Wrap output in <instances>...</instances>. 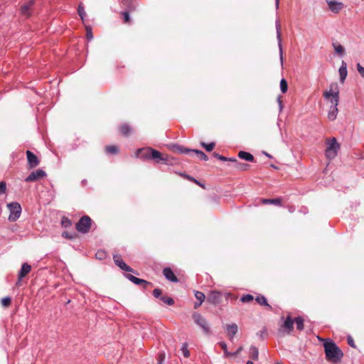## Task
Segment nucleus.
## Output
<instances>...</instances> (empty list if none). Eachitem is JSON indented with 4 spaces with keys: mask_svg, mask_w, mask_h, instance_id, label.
I'll return each instance as SVG.
<instances>
[{
    "mask_svg": "<svg viewBox=\"0 0 364 364\" xmlns=\"http://www.w3.org/2000/svg\"><path fill=\"white\" fill-rule=\"evenodd\" d=\"M122 15L124 16V22H128L129 20V16L128 11H124L122 13Z\"/></svg>",
    "mask_w": 364,
    "mask_h": 364,
    "instance_id": "nucleus-51",
    "label": "nucleus"
},
{
    "mask_svg": "<svg viewBox=\"0 0 364 364\" xmlns=\"http://www.w3.org/2000/svg\"><path fill=\"white\" fill-rule=\"evenodd\" d=\"M92 220L87 216L82 217L80 220L76 223V229L78 232L82 233H87L91 228Z\"/></svg>",
    "mask_w": 364,
    "mask_h": 364,
    "instance_id": "nucleus-6",
    "label": "nucleus"
},
{
    "mask_svg": "<svg viewBox=\"0 0 364 364\" xmlns=\"http://www.w3.org/2000/svg\"><path fill=\"white\" fill-rule=\"evenodd\" d=\"M194 181H195V182H196V183H198V185L201 186V185H200V183H199L197 181V180H194Z\"/></svg>",
    "mask_w": 364,
    "mask_h": 364,
    "instance_id": "nucleus-63",
    "label": "nucleus"
},
{
    "mask_svg": "<svg viewBox=\"0 0 364 364\" xmlns=\"http://www.w3.org/2000/svg\"><path fill=\"white\" fill-rule=\"evenodd\" d=\"M194 294L198 301H200V303H203L204 301L205 296L203 292L199 291H195Z\"/></svg>",
    "mask_w": 364,
    "mask_h": 364,
    "instance_id": "nucleus-31",
    "label": "nucleus"
},
{
    "mask_svg": "<svg viewBox=\"0 0 364 364\" xmlns=\"http://www.w3.org/2000/svg\"><path fill=\"white\" fill-rule=\"evenodd\" d=\"M348 345H349V346H350L351 347H353V348H355V344H354L353 339L350 336H349V337L348 338Z\"/></svg>",
    "mask_w": 364,
    "mask_h": 364,
    "instance_id": "nucleus-52",
    "label": "nucleus"
},
{
    "mask_svg": "<svg viewBox=\"0 0 364 364\" xmlns=\"http://www.w3.org/2000/svg\"><path fill=\"white\" fill-rule=\"evenodd\" d=\"M295 323H296V328L299 330V331H302L304 329V319L300 317V316H298L295 318L294 320Z\"/></svg>",
    "mask_w": 364,
    "mask_h": 364,
    "instance_id": "nucleus-28",
    "label": "nucleus"
},
{
    "mask_svg": "<svg viewBox=\"0 0 364 364\" xmlns=\"http://www.w3.org/2000/svg\"><path fill=\"white\" fill-rule=\"evenodd\" d=\"M192 151H193L192 152L195 153L199 157L200 159L203 160V161L208 160V156L202 151H200L198 149H193Z\"/></svg>",
    "mask_w": 364,
    "mask_h": 364,
    "instance_id": "nucleus-27",
    "label": "nucleus"
},
{
    "mask_svg": "<svg viewBox=\"0 0 364 364\" xmlns=\"http://www.w3.org/2000/svg\"><path fill=\"white\" fill-rule=\"evenodd\" d=\"M225 328L230 340H232L238 331L237 325L236 323L227 324Z\"/></svg>",
    "mask_w": 364,
    "mask_h": 364,
    "instance_id": "nucleus-16",
    "label": "nucleus"
},
{
    "mask_svg": "<svg viewBox=\"0 0 364 364\" xmlns=\"http://www.w3.org/2000/svg\"><path fill=\"white\" fill-rule=\"evenodd\" d=\"M131 2H132V0H122V1L123 5L127 6H129V4H131Z\"/></svg>",
    "mask_w": 364,
    "mask_h": 364,
    "instance_id": "nucleus-55",
    "label": "nucleus"
},
{
    "mask_svg": "<svg viewBox=\"0 0 364 364\" xmlns=\"http://www.w3.org/2000/svg\"><path fill=\"white\" fill-rule=\"evenodd\" d=\"M221 299L222 294L218 291H211L208 296V301L214 305L219 304Z\"/></svg>",
    "mask_w": 364,
    "mask_h": 364,
    "instance_id": "nucleus-12",
    "label": "nucleus"
},
{
    "mask_svg": "<svg viewBox=\"0 0 364 364\" xmlns=\"http://www.w3.org/2000/svg\"><path fill=\"white\" fill-rule=\"evenodd\" d=\"M86 36L88 41H91L93 38L92 29L90 26H86Z\"/></svg>",
    "mask_w": 364,
    "mask_h": 364,
    "instance_id": "nucleus-42",
    "label": "nucleus"
},
{
    "mask_svg": "<svg viewBox=\"0 0 364 364\" xmlns=\"http://www.w3.org/2000/svg\"><path fill=\"white\" fill-rule=\"evenodd\" d=\"M125 277L127 279H128L129 281H131L132 282H134V280L136 279V277L133 276L132 274H125Z\"/></svg>",
    "mask_w": 364,
    "mask_h": 364,
    "instance_id": "nucleus-49",
    "label": "nucleus"
},
{
    "mask_svg": "<svg viewBox=\"0 0 364 364\" xmlns=\"http://www.w3.org/2000/svg\"><path fill=\"white\" fill-rule=\"evenodd\" d=\"M133 283L136 285H140L142 284L147 285L149 284V282L147 281L144 280L142 279L137 278V277L136 278V279L134 280V282Z\"/></svg>",
    "mask_w": 364,
    "mask_h": 364,
    "instance_id": "nucleus-43",
    "label": "nucleus"
},
{
    "mask_svg": "<svg viewBox=\"0 0 364 364\" xmlns=\"http://www.w3.org/2000/svg\"><path fill=\"white\" fill-rule=\"evenodd\" d=\"M201 146L206 149L207 151H211L215 147V143L211 142L210 144H205V142H202Z\"/></svg>",
    "mask_w": 364,
    "mask_h": 364,
    "instance_id": "nucleus-39",
    "label": "nucleus"
},
{
    "mask_svg": "<svg viewBox=\"0 0 364 364\" xmlns=\"http://www.w3.org/2000/svg\"><path fill=\"white\" fill-rule=\"evenodd\" d=\"M264 154H265L267 156H268L269 158H271V156H270L269 154H267V153L264 152Z\"/></svg>",
    "mask_w": 364,
    "mask_h": 364,
    "instance_id": "nucleus-62",
    "label": "nucleus"
},
{
    "mask_svg": "<svg viewBox=\"0 0 364 364\" xmlns=\"http://www.w3.org/2000/svg\"><path fill=\"white\" fill-rule=\"evenodd\" d=\"M327 146L325 151V156L327 159H333L338 154L340 149V144L335 137L326 140Z\"/></svg>",
    "mask_w": 364,
    "mask_h": 364,
    "instance_id": "nucleus-2",
    "label": "nucleus"
},
{
    "mask_svg": "<svg viewBox=\"0 0 364 364\" xmlns=\"http://www.w3.org/2000/svg\"><path fill=\"white\" fill-rule=\"evenodd\" d=\"M234 159H233V158H227L223 156H221V157H219V160L223 161H232L233 162Z\"/></svg>",
    "mask_w": 364,
    "mask_h": 364,
    "instance_id": "nucleus-50",
    "label": "nucleus"
},
{
    "mask_svg": "<svg viewBox=\"0 0 364 364\" xmlns=\"http://www.w3.org/2000/svg\"><path fill=\"white\" fill-rule=\"evenodd\" d=\"M238 156L240 159H244L247 161H254V156L251 154L246 152V151H240L238 154Z\"/></svg>",
    "mask_w": 364,
    "mask_h": 364,
    "instance_id": "nucleus-23",
    "label": "nucleus"
},
{
    "mask_svg": "<svg viewBox=\"0 0 364 364\" xmlns=\"http://www.w3.org/2000/svg\"><path fill=\"white\" fill-rule=\"evenodd\" d=\"M276 364H282V363H277Z\"/></svg>",
    "mask_w": 364,
    "mask_h": 364,
    "instance_id": "nucleus-64",
    "label": "nucleus"
},
{
    "mask_svg": "<svg viewBox=\"0 0 364 364\" xmlns=\"http://www.w3.org/2000/svg\"><path fill=\"white\" fill-rule=\"evenodd\" d=\"M96 256L97 258L102 259L104 258L105 257V252L103 251H99L97 252V253L96 254Z\"/></svg>",
    "mask_w": 364,
    "mask_h": 364,
    "instance_id": "nucleus-53",
    "label": "nucleus"
},
{
    "mask_svg": "<svg viewBox=\"0 0 364 364\" xmlns=\"http://www.w3.org/2000/svg\"><path fill=\"white\" fill-rule=\"evenodd\" d=\"M35 4V0H28L21 6L20 13L22 16L29 17L31 15V10Z\"/></svg>",
    "mask_w": 364,
    "mask_h": 364,
    "instance_id": "nucleus-11",
    "label": "nucleus"
},
{
    "mask_svg": "<svg viewBox=\"0 0 364 364\" xmlns=\"http://www.w3.org/2000/svg\"><path fill=\"white\" fill-rule=\"evenodd\" d=\"M203 304V303H200V301H198V302L195 303V304H194V308H195V309H198L200 306H201V304Z\"/></svg>",
    "mask_w": 364,
    "mask_h": 364,
    "instance_id": "nucleus-57",
    "label": "nucleus"
},
{
    "mask_svg": "<svg viewBox=\"0 0 364 364\" xmlns=\"http://www.w3.org/2000/svg\"><path fill=\"white\" fill-rule=\"evenodd\" d=\"M6 191V185L4 181L0 182V194H4Z\"/></svg>",
    "mask_w": 364,
    "mask_h": 364,
    "instance_id": "nucleus-45",
    "label": "nucleus"
},
{
    "mask_svg": "<svg viewBox=\"0 0 364 364\" xmlns=\"http://www.w3.org/2000/svg\"><path fill=\"white\" fill-rule=\"evenodd\" d=\"M340 75V80L341 82H343L347 77V65L344 61H342L341 65L338 70Z\"/></svg>",
    "mask_w": 364,
    "mask_h": 364,
    "instance_id": "nucleus-19",
    "label": "nucleus"
},
{
    "mask_svg": "<svg viewBox=\"0 0 364 364\" xmlns=\"http://www.w3.org/2000/svg\"><path fill=\"white\" fill-rule=\"evenodd\" d=\"M181 350L182 351V353L184 355V357L188 358L190 355V353L188 349V344L186 343H183Z\"/></svg>",
    "mask_w": 364,
    "mask_h": 364,
    "instance_id": "nucleus-36",
    "label": "nucleus"
},
{
    "mask_svg": "<svg viewBox=\"0 0 364 364\" xmlns=\"http://www.w3.org/2000/svg\"><path fill=\"white\" fill-rule=\"evenodd\" d=\"M277 103L279 105V112H281L283 109V105L282 101V96H278L277 99Z\"/></svg>",
    "mask_w": 364,
    "mask_h": 364,
    "instance_id": "nucleus-47",
    "label": "nucleus"
},
{
    "mask_svg": "<svg viewBox=\"0 0 364 364\" xmlns=\"http://www.w3.org/2000/svg\"><path fill=\"white\" fill-rule=\"evenodd\" d=\"M61 223L63 226H64L65 228H68L71 225V221L66 218H63Z\"/></svg>",
    "mask_w": 364,
    "mask_h": 364,
    "instance_id": "nucleus-44",
    "label": "nucleus"
},
{
    "mask_svg": "<svg viewBox=\"0 0 364 364\" xmlns=\"http://www.w3.org/2000/svg\"><path fill=\"white\" fill-rule=\"evenodd\" d=\"M46 176V172L42 169H38L31 172L25 179L26 182L38 181Z\"/></svg>",
    "mask_w": 364,
    "mask_h": 364,
    "instance_id": "nucleus-8",
    "label": "nucleus"
},
{
    "mask_svg": "<svg viewBox=\"0 0 364 364\" xmlns=\"http://www.w3.org/2000/svg\"><path fill=\"white\" fill-rule=\"evenodd\" d=\"M262 203L264 204H274L277 205H281V199L275 198V199H262Z\"/></svg>",
    "mask_w": 364,
    "mask_h": 364,
    "instance_id": "nucleus-26",
    "label": "nucleus"
},
{
    "mask_svg": "<svg viewBox=\"0 0 364 364\" xmlns=\"http://www.w3.org/2000/svg\"><path fill=\"white\" fill-rule=\"evenodd\" d=\"M160 298L163 302H164L165 304H166L168 305L171 306L174 304V300L169 296H161Z\"/></svg>",
    "mask_w": 364,
    "mask_h": 364,
    "instance_id": "nucleus-34",
    "label": "nucleus"
},
{
    "mask_svg": "<svg viewBox=\"0 0 364 364\" xmlns=\"http://www.w3.org/2000/svg\"><path fill=\"white\" fill-rule=\"evenodd\" d=\"M357 69L360 75L364 77V68L362 67L359 63L357 65Z\"/></svg>",
    "mask_w": 364,
    "mask_h": 364,
    "instance_id": "nucleus-48",
    "label": "nucleus"
},
{
    "mask_svg": "<svg viewBox=\"0 0 364 364\" xmlns=\"http://www.w3.org/2000/svg\"><path fill=\"white\" fill-rule=\"evenodd\" d=\"M77 12H78V14L80 16L81 19L83 21L86 16V13H85V11L84 7L82 6V4H79Z\"/></svg>",
    "mask_w": 364,
    "mask_h": 364,
    "instance_id": "nucleus-37",
    "label": "nucleus"
},
{
    "mask_svg": "<svg viewBox=\"0 0 364 364\" xmlns=\"http://www.w3.org/2000/svg\"><path fill=\"white\" fill-rule=\"evenodd\" d=\"M222 155H220L218 153H213V156L215 157L216 159H219V157H221Z\"/></svg>",
    "mask_w": 364,
    "mask_h": 364,
    "instance_id": "nucleus-60",
    "label": "nucleus"
},
{
    "mask_svg": "<svg viewBox=\"0 0 364 364\" xmlns=\"http://www.w3.org/2000/svg\"><path fill=\"white\" fill-rule=\"evenodd\" d=\"M153 295H154V297H156V298H159V297H160V296H161V289H154V291H153Z\"/></svg>",
    "mask_w": 364,
    "mask_h": 364,
    "instance_id": "nucleus-46",
    "label": "nucleus"
},
{
    "mask_svg": "<svg viewBox=\"0 0 364 364\" xmlns=\"http://www.w3.org/2000/svg\"><path fill=\"white\" fill-rule=\"evenodd\" d=\"M326 1L328 6L329 10L334 14L339 13L344 6L343 4L340 1L333 0H326Z\"/></svg>",
    "mask_w": 364,
    "mask_h": 364,
    "instance_id": "nucleus-9",
    "label": "nucleus"
},
{
    "mask_svg": "<svg viewBox=\"0 0 364 364\" xmlns=\"http://www.w3.org/2000/svg\"><path fill=\"white\" fill-rule=\"evenodd\" d=\"M246 364H254L253 362L250 361V360H248Z\"/></svg>",
    "mask_w": 364,
    "mask_h": 364,
    "instance_id": "nucleus-61",
    "label": "nucleus"
},
{
    "mask_svg": "<svg viewBox=\"0 0 364 364\" xmlns=\"http://www.w3.org/2000/svg\"><path fill=\"white\" fill-rule=\"evenodd\" d=\"M294 328V321L292 320L291 317L290 316H288L283 325L280 327L279 331L281 333H287L288 334L290 333Z\"/></svg>",
    "mask_w": 364,
    "mask_h": 364,
    "instance_id": "nucleus-7",
    "label": "nucleus"
},
{
    "mask_svg": "<svg viewBox=\"0 0 364 364\" xmlns=\"http://www.w3.org/2000/svg\"><path fill=\"white\" fill-rule=\"evenodd\" d=\"M333 46H334V48H335V51L337 54H338L339 55L342 56L344 54V48L343 46L338 44V45H335L333 44Z\"/></svg>",
    "mask_w": 364,
    "mask_h": 364,
    "instance_id": "nucleus-33",
    "label": "nucleus"
},
{
    "mask_svg": "<svg viewBox=\"0 0 364 364\" xmlns=\"http://www.w3.org/2000/svg\"><path fill=\"white\" fill-rule=\"evenodd\" d=\"M250 357L254 360H257L258 359V357H259V350H258V348L254 346H252L250 348Z\"/></svg>",
    "mask_w": 364,
    "mask_h": 364,
    "instance_id": "nucleus-25",
    "label": "nucleus"
},
{
    "mask_svg": "<svg viewBox=\"0 0 364 364\" xmlns=\"http://www.w3.org/2000/svg\"><path fill=\"white\" fill-rule=\"evenodd\" d=\"M279 0H275V7H276L277 10L279 9Z\"/></svg>",
    "mask_w": 364,
    "mask_h": 364,
    "instance_id": "nucleus-59",
    "label": "nucleus"
},
{
    "mask_svg": "<svg viewBox=\"0 0 364 364\" xmlns=\"http://www.w3.org/2000/svg\"><path fill=\"white\" fill-rule=\"evenodd\" d=\"M323 97L330 100L331 105L338 106L339 101V90L337 83L330 85L329 90L323 92Z\"/></svg>",
    "mask_w": 364,
    "mask_h": 364,
    "instance_id": "nucleus-3",
    "label": "nucleus"
},
{
    "mask_svg": "<svg viewBox=\"0 0 364 364\" xmlns=\"http://www.w3.org/2000/svg\"><path fill=\"white\" fill-rule=\"evenodd\" d=\"M326 360L331 363H338L343 357V353L339 347L331 339H321Z\"/></svg>",
    "mask_w": 364,
    "mask_h": 364,
    "instance_id": "nucleus-1",
    "label": "nucleus"
},
{
    "mask_svg": "<svg viewBox=\"0 0 364 364\" xmlns=\"http://www.w3.org/2000/svg\"><path fill=\"white\" fill-rule=\"evenodd\" d=\"M280 89L282 93H285L288 89V85L284 79H282L280 81Z\"/></svg>",
    "mask_w": 364,
    "mask_h": 364,
    "instance_id": "nucleus-38",
    "label": "nucleus"
},
{
    "mask_svg": "<svg viewBox=\"0 0 364 364\" xmlns=\"http://www.w3.org/2000/svg\"><path fill=\"white\" fill-rule=\"evenodd\" d=\"M242 350V347H240V348L237 350V351H236L235 353H232V355H237V354H238V353H239Z\"/></svg>",
    "mask_w": 364,
    "mask_h": 364,
    "instance_id": "nucleus-56",
    "label": "nucleus"
},
{
    "mask_svg": "<svg viewBox=\"0 0 364 364\" xmlns=\"http://www.w3.org/2000/svg\"><path fill=\"white\" fill-rule=\"evenodd\" d=\"M31 269V267L27 263H24L22 264L21 270L18 273V280L20 281L22 278H23L27 274L30 272Z\"/></svg>",
    "mask_w": 364,
    "mask_h": 364,
    "instance_id": "nucleus-20",
    "label": "nucleus"
},
{
    "mask_svg": "<svg viewBox=\"0 0 364 364\" xmlns=\"http://www.w3.org/2000/svg\"><path fill=\"white\" fill-rule=\"evenodd\" d=\"M337 107L338 106L331 105V107L329 108V111H328V118L331 121L335 120L336 117H337V114H338V109Z\"/></svg>",
    "mask_w": 364,
    "mask_h": 364,
    "instance_id": "nucleus-21",
    "label": "nucleus"
},
{
    "mask_svg": "<svg viewBox=\"0 0 364 364\" xmlns=\"http://www.w3.org/2000/svg\"><path fill=\"white\" fill-rule=\"evenodd\" d=\"M233 162L235 163V167L240 170H245L248 166L247 164L240 163V162L237 161V160L235 159L233 160Z\"/></svg>",
    "mask_w": 364,
    "mask_h": 364,
    "instance_id": "nucleus-29",
    "label": "nucleus"
},
{
    "mask_svg": "<svg viewBox=\"0 0 364 364\" xmlns=\"http://www.w3.org/2000/svg\"><path fill=\"white\" fill-rule=\"evenodd\" d=\"M151 159L154 160L156 163L166 164L167 159L162 156V154L157 150L154 149L152 151Z\"/></svg>",
    "mask_w": 364,
    "mask_h": 364,
    "instance_id": "nucleus-18",
    "label": "nucleus"
},
{
    "mask_svg": "<svg viewBox=\"0 0 364 364\" xmlns=\"http://www.w3.org/2000/svg\"><path fill=\"white\" fill-rule=\"evenodd\" d=\"M255 300L260 305L267 306L269 309H272V306L267 303V299L264 296H258L256 297Z\"/></svg>",
    "mask_w": 364,
    "mask_h": 364,
    "instance_id": "nucleus-24",
    "label": "nucleus"
},
{
    "mask_svg": "<svg viewBox=\"0 0 364 364\" xmlns=\"http://www.w3.org/2000/svg\"><path fill=\"white\" fill-rule=\"evenodd\" d=\"M172 149L178 153H180V154H188V153L193 151H192L193 149H189L183 147V146L176 145V144L172 146Z\"/></svg>",
    "mask_w": 364,
    "mask_h": 364,
    "instance_id": "nucleus-22",
    "label": "nucleus"
},
{
    "mask_svg": "<svg viewBox=\"0 0 364 364\" xmlns=\"http://www.w3.org/2000/svg\"><path fill=\"white\" fill-rule=\"evenodd\" d=\"M276 29H277V38L278 40V46L279 48V55H280V62L282 66L283 65V50H282V36H281V31H280V23L279 21H276Z\"/></svg>",
    "mask_w": 364,
    "mask_h": 364,
    "instance_id": "nucleus-13",
    "label": "nucleus"
},
{
    "mask_svg": "<svg viewBox=\"0 0 364 364\" xmlns=\"http://www.w3.org/2000/svg\"><path fill=\"white\" fill-rule=\"evenodd\" d=\"M11 302V299L9 296H6L1 300V304L4 307H8Z\"/></svg>",
    "mask_w": 364,
    "mask_h": 364,
    "instance_id": "nucleus-40",
    "label": "nucleus"
},
{
    "mask_svg": "<svg viewBox=\"0 0 364 364\" xmlns=\"http://www.w3.org/2000/svg\"><path fill=\"white\" fill-rule=\"evenodd\" d=\"M218 345L222 348V349L224 351V354L225 356H230V355H232V353H230L228 350V347H227V344L223 342V341H221V342H219L218 343Z\"/></svg>",
    "mask_w": 364,
    "mask_h": 364,
    "instance_id": "nucleus-32",
    "label": "nucleus"
},
{
    "mask_svg": "<svg viewBox=\"0 0 364 364\" xmlns=\"http://www.w3.org/2000/svg\"><path fill=\"white\" fill-rule=\"evenodd\" d=\"M7 207L10 211L9 220L14 222L18 219L21 213V207L20 204L17 202H12L8 203Z\"/></svg>",
    "mask_w": 364,
    "mask_h": 364,
    "instance_id": "nucleus-5",
    "label": "nucleus"
},
{
    "mask_svg": "<svg viewBox=\"0 0 364 364\" xmlns=\"http://www.w3.org/2000/svg\"><path fill=\"white\" fill-rule=\"evenodd\" d=\"M63 236L67 238H72V236H70L68 232H63Z\"/></svg>",
    "mask_w": 364,
    "mask_h": 364,
    "instance_id": "nucleus-58",
    "label": "nucleus"
},
{
    "mask_svg": "<svg viewBox=\"0 0 364 364\" xmlns=\"http://www.w3.org/2000/svg\"><path fill=\"white\" fill-rule=\"evenodd\" d=\"M28 164L30 168L36 167L39 164V160L37 156L31 151H26Z\"/></svg>",
    "mask_w": 364,
    "mask_h": 364,
    "instance_id": "nucleus-14",
    "label": "nucleus"
},
{
    "mask_svg": "<svg viewBox=\"0 0 364 364\" xmlns=\"http://www.w3.org/2000/svg\"><path fill=\"white\" fill-rule=\"evenodd\" d=\"M106 151L108 154H116L118 153V148L116 146H108L106 147Z\"/></svg>",
    "mask_w": 364,
    "mask_h": 364,
    "instance_id": "nucleus-35",
    "label": "nucleus"
},
{
    "mask_svg": "<svg viewBox=\"0 0 364 364\" xmlns=\"http://www.w3.org/2000/svg\"><path fill=\"white\" fill-rule=\"evenodd\" d=\"M253 296L251 294H246L241 297L240 300L242 302L247 303L253 300Z\"/></svg>",
    "mask_w": 364,
    "mask_h": 364,
    "instance_id": "nucleus-41",
    "label": "nucleus"
},
{
    "mask_svg": "<svg viewBox=\"0 0 364 364\" xmlns=\"http://www.w3.org/2000/svg\"><path fill=\"white\" fill-rule=\"evenodd\" d=\"M163 274L165 278L172 282H178V279L174 274L173 272L169 267H165L163 270Z\"/></svg>",
    "mask_w": 364,
    "mask_h": 364,
    "instance_id": "nucleus-17",
    "label": "nucleus"
},
{
    "mask_svg": "<svg viewBox=\"0 0 364 364\" xmlns=\"http://www.w3.org/2000/svg\"><path fill=\"white\" fill-rule=\"evenodd\" d=\"M194 323L200 327L205 335L211 334V329L207 319L200 314L194 312L192 315Z\"/></svg>",
    "mask_w": 364,
    "mask_h": 364,
    "instance_id": "nucleus-4",
    "label": "nucleus"
},
{
    "mask_svg": "<svg viewBox=\"0 0 364 364\" xmlns=\"http://www.w3.org/2000/svg\"><path fill=\"white\" fill-rule=\"evenodd\" d=\"M120 129L122 134L124 136H127L131 132V127L126 124L122 125Z\"/></svg>",
    "mask_w": 364,
    "mask_h": 364,
    "instance_id": "nucleus-30",
    "label": "nucleus"
},
{
    "mask_svg": "<svg viewBox=\"0 0 364 364\" xmlns=\"http://www.w3.org/2000/svg\"><path fill=\"white\" fill-rule=\"evenodd\" d=\"M159 358H160V360L159 361V364H162V363H163V361H164V360L165 358L164 353H160Z\"/></svg>",
    "mask_w": 364,
    "mask_h": 364,
    "instance_id": "nucleus-54",
    "label": "nucleus"
},
{
    "mask_svg": "<svg viewBox=\"0 0 364 364\" xmlns=\"http://www.w3.org/2000/svg\"><path fill=\"white\" fill-rule=\"evenodd\" d=\"M113 259L115 264L117 265L121 269L126 272H133V269L123 261L119 255H114Z\"/></svg>",
    "mask_w": 364,
    "mask_h": 364,
    "instance_id": "nucleus-15",
    "label": "nucleus"
},
{
    "mask_svg": "<svg viewBox=\"0 0 364 364\" xmlns=\"http://www.w3.org/2000/svg\"><path fill=\"white\" fill-rule=\"evenodd\" d=\"M153 150L151 147L139 149L136 151V156L144 160L151 159Z\"/></svg>",
    "mask_w": 364,
    "mask_h": 364,
    "instance_id": "nucleus-10",
    "label": "nucleus"
}]
</instances>
